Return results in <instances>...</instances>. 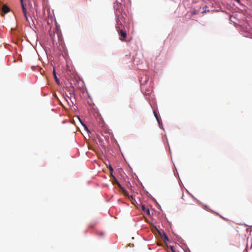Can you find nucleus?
<instances>
[{
	"label": "nucleus",
	"instance_id": "nucleus-1",
	"mask_svg": "<svg viewBox=\"0 0 252 252\" xmlns=\"http://www.w3.org/2000/svg\"><path fill=\"white\" fill-rule=\"evenodd\" d=\"M123 7V5L118 2V1H116V2L114 4V8L115 10V16L116 17V27L119 35L123 38H125L126 37V33L120 27L124 21V17L121 11Z\"/></svg>",
	"mask_w": 252,
	"mask_h": 252
},
{
	"label": "nucleus",
	"instance_id": "nucleus-2",
	"mask_svg": "<svg viewBox=\"0 0 252 252\" xmlns=\"http://www.w3.org/2000/svg\"><path fill=\"white\" fill-rule=\"evenodd\" d=\"M10 11V8L5 4L1 3V16Z\"/></svg>",
	"mask_w": 252,
	"mask_h": 252
},
{
	"label": "nucleus",
	"instance_id": "nucleus-3",
	"mask_svg": "<svg viewBox=\"0 0 252 252\" xmlns=\"http://www.w3.org/2000/svg\"><path fill=\"white\" fill-rule=\"evenodd\" d=\"M158 231V232L161 238L163 240V242L165 243H166L167 241H169V239L168 238L167 235L165 233L163 232L162 233L160 232L157 228H156Z\"/></svg>",
	"mask_w": 252,
	"mask_h": 252
},
{
	"label": "nucleus",
	"instance_id": "nucleus-4",
	"mask_svg": "<svg viewBox=\"0 0 252 252\" xmlns=\"http://www.w3.org/2000/svg\"><path fill=\"white\" fill-rule=\"evenodd\" d=\"M146 193L148 196V197L149 198H150L153 201H154V202H155L157 205H158V206H159V209L161 211V207L158 204V203L157 202V200H156V199L153 197L151 194H150L147 191H146Z\"/></svg>",
	"mask_w": 252,
	"mask_h": 252
},
{
	"label": "nucleus",
	"instance_id": "nucleus-5",
	"mask_svg": "<svg viewBox=\"0 0 252 252\" xmlns=\"http://www.w3.org/2000/svg\"><path fill=\"white\" fill-rule=\"evenodd\" d=\"M148 81L146 77L145 78H142L141 80H140V84L141 86V88L142 89V87L144 85H145V84Z\"/></svg>",
	"mask_w": 252,
	"mask_h": 252
},
{
	"label": "nucleus",
	"instance_id": "nucleus-6",
	"mask_svg": "<svg viewBox=\"0 0 252 252\" xmlns=\"http://www.w3.org/2000/svg\"><path fill=\"white\" fill-rule=\"evenodd\" d=\"M156 120L159 126V127L164 131V128H163V126H162V123H161V121H160L159 117L156 118Z\"/></svg>",
	"mask_w": 252,
	"mask_h": 252
},
{
	"label": "nucleus",
	"instance_id": "nucleus-7",
	"mask_svg": "<svg viewBox=\"0 0 252 252\" xmlns=\"http://www.w3.org/2000/svg\"><path fill=\"white\" fill-rule=\"evenodd\" d=\"M112 177L113 178H114V182H113V183L114 184H117L119 186L121 187V184L119 183V182H118V181L117 180V179L116 178V177L112 175Z\"/></svg>",
	"mask_w": 252,
	"mask_h": 252
},
{
	"label": "nucleus",
	"instance_id": "nucleus-8",
	"mask_svg": "<svg viewBox=\"0 0 252 252\" xmlns=\"http://www.w3.org/2000/svg\"><path fill=\"white\" fill-rule=\"evenodd\" d=\"M203 9H204V11L202 12L203 13H205L209 11V10L208 9V7L206 5H204L203 7Z\"/></svg>",
	"mask_w": 252,
	"mask_h": 252
},
{
	"label": "nucleus",
	"instance_id": "nucleus-9",
	"mask_svg": "<svg viewBox=\"0 0 252 252\" xmlns=\"http://www.w3.org/2000/svg\"><path fill=\"white\" fill-rule=\"evenodd\" d=\"M53 74H54V78H55L56 81L57 82V83L59 84V80H58V79L57 78V75H56V72H55V71L54 70L53 71Z\"/></svg>",
	"mask_w": 252,
	"mask_h": 252
},
{
	"label": "nucleus",
	"instance_id": "nucleus-10",
	"mask_svg": "<svg viewBox=\"0 0 252 252\" xmlns=\"http://www.w3.org/2000/svg\"><path fill=\"white\" fill-rule=\"evenodd\" d=\"M82 126L84 127V129L87 131L89 132L88 127L85 124H82Z\"/></svg>",
	"mask_w": 252,
	"mask_h": 252
},
{
	"label": "nucleus",
	"instance_id": "nucleus-11",
	"mask_svg": "<svg viewBox=\"0 0 252 252\" xmlns=\"http://www.w3.org/2000/svg\"><path fill=\"white\" fill-rule=\"evenodd\" d=\"M21 0V4H22L23 12L24 13V14H26V11L25 10V8H24V4H23V0Z\"/></svg>",
	"mask_w": 252,
	"mask_h": 252
},
{
	"label": "nucleus",
	"instance_id": "nucleus-12",
	"mask_svg": "<svg viewBox=\"0 0 252 252\" xmlns=\"http://www.w3.org/2000/svg\"><path fill=\"white\" fill-rule=\"evenodd\" d=\"M141 207H142V209L143 211H145L147 209V208H146V207L144 205H142Z\"/></svg>",
	"mask_w": 252,
	"mask_h": 252
},
{
	"label": "nucleus",
	"instance_id": "nucleus-13",
	"mask_svg": "<svg viewBox=\"0 0 252 252\" xmlns=\"http://www.w3.org/2000/svg\"><path fill=\"white\" fill-rule=\"evenodd\" d=\"M153 113H154V116H155L156 118H157L158 117L157 113L155 111H153Z\"/></svg>",
	"mask_w": 252,
	"mask_h": 252
},
{
	"label": "nucleus",
	"instance_id": "nucleus-14",
	"mask_svg": "<svg viewBox=\"0 0 252 252\" xmlns=\"http://www.w3.org/2000/svg\"><path fill=\"white\" fill-rule=\"evenodd\" d=\"M145 211L146 212L147 214L150 215V211L149 209H147Z\"/></svg>",
	"mask_w": 252,
	"mask_h": 252
},
{
	"label": "nucleus",
	"instance_id": "nucleus-15",
	"mask_svg": "<svg viewBox=\"0 0 252 252\" xmlns=\"http://www.w3.org/2000/svg\"><path fill=\"white\" fill-rule=\"evenodd\" d=\"M109 169H110V170L111 172H113V169L111 165H109Z\"/></svg>",
	"mask_w": 252,
	"mask_h": 252
},
{
	"label": "nucleus",
	"instance_id": "nucleus-16",
	"mask_svg": "<svg viewBox=\"0 0 252 252\" xmlns=\"http://www.w3.org/2000/svg\"><path fill=\"white\" fill-rule=\"evenodd\" d=\"M137 60H138V58H135L134 59V62L135 63H137Z\"/></svg>",
	"mask_w": 252,
	"mask_h": 252
},
{
	"label": "nucleus",
	"instance_id": "nucleus-17",
	"mask_svg": "<svg viewBox=\"0 0 252 252\" xmlns=\"http://www.w3.org/2000/svg\"><path fill=\"white\" fill-rule=\"evenodd\" d=\"M78 119L80 121V122L81 123V125H82V124H84L81 120L80 118L79 117H78Z\"/></svg>",
	"mask_w": 252,
	"mask_h": 252
},
{
	"label": "nucleus",
	"instance_id": "nucleus-18",
	"mask_svg": "<svg viewBox=\"0 0 252 252\" xmlns=\"http://www.w3.org/2000/svg\"><path fill=\"white\" fill-rule=\"evenodd\" d=\"M78 119L80 121V122L81 123V125H82V124H84L81 120L80 118L79 117H78Z\"/></svg>",
	"mask_w": 252,
	"mask_h": 252
},
{
	"label": "nucleus",
	"instance_id": "nucleus-19",
	"mask_svg": "<svg viewBox=\"0 0 252 252\" xmlns=\"http://www.w3.org/2000/svg\"><path fill=\"white\" fill-rule=\"evenodd\" d=\"M170 249H171V250H172V251L173 252H174V249H173V247L172 246H170Z\"/></svg>",
	"mask_w": 252,
	"mask_h": 252
},
{
	"label": "nucleus",
	"instance_id": "nucleus-20",
	"mask_svg": "<svg viewBox=\"0 0 252 252\" xmlns=\"http://www.w3.org/2000/svg\"><path fill=\"white\" fill-rule=\"evenodd\" d=\"M99 235L100 236H102V235H103V232H100V233H99Z\"/></svg>",
	"mask_w": 252,
	"mask_h": 252
},
{
	"label": "nucleus",
	"instance_id": "nucleus-21",
	"mask_svg": "<svg viewBox=\"0 0 252 252\" xmlns=\"http://www.w3.org/2000/svg\"><path fill=\"white\" fill-rule=\"evenodd\" d=\"M204 206L205 209H207L208 208V206L207 205H204Z\"/></svg>",
	"mask_w": 252,
	"mask_h": 252
},
{
	"label": "nucleus",
	"instance_id": "nucleus-22",
	"mask_svg": "<svg viewBox=\"0 0 252 252\" xmlns=\"http://www.w3.org/2000/svg\"><path fill=\"white\" fill-rule=\"evenodd\" d=\"M234 0L237 1V2H240V0Z\"/></svg>",
	"mask_w": 252,
	"mask_h": 252
},
{
	"label": "nucleus",
	"instance_id": "nucleus-23",
	"mask_svg": "<svg viewBox=\"0 0 252 252\" xmlns=\"http://www.w3.org/2000/svg\"><path fill=\"white\" fill-rule=\"evenodd\" d=\"M195 14V12L194 11L193 13V14Z\"/></svg>",
	"mask_w": 252,
	"mask_h": 252
},
{
	"label": "nucleus",
	"instance_id": "nucleus-24",
	"mask_svg": "<svg viewBox=\"0 0 252 252\" xmlns=\"http://www.w3.org/2000/svg\"><path fill=\"white\" fill-rule=\"evenodd\" d=\"M25 16H26V18H27V16H26V14H25Z\"/></svg>",
	"mask_w": 252,
	"mask_h": 252
}]
</instances>
